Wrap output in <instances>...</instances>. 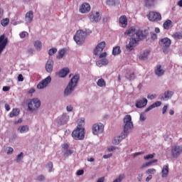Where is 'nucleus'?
<instances>
[{"instance_id": "nucleus-1", "label": "nucleus", "mask_w": 182, "mask_h": 182, "mask_svg": "<svg viewBox=\"0 0 182 182\" xmlns=\"http://www.w3.org/2000/svg\"><path fill=\"white\" fill-rule=\"evenodd\" d=\"M124 34L127 35V36H131L129 43L126 45L127 50H133V49L139 45V42L144 39V34H143V31L136 30L134 27H131L127 30Z\"/></svg>"}, {"instance_id": "nucleus-2", "label": "nucleus", "mask_w": 182, "mask_h": 182, "mask_svg": "<svg viewBox=\"0 0 182 182\" xmlns=\"http://www.w3.org/2000/svg\"><path fill=\"white\" fill-rule=\"evenodd\" d=\"M80 79V76L79 75H75L71 78L64 92L65 96H69V95L73 93Z\"/></svg>"}, {"instance_id": "nucleus-3", "label": "nucleus", "mask_w": 182, "mask_h": 182, "mask_svg": "<svg viewBox=\"0 0 182 182\" xmlns=\"http://www.w3.org/2000/svg\"><path fill=\"white\" fill-rule=\"evenodd\" d=\"M132 130H133V122H132V116L126 115L124 117V131L122 133L127 136V134H129Z\"/></svg>"}, {"instance_id": "nucleus-4", "label": "nucleus", "mask_w": 182, "mask_h": 182, "mask_svg": "<svg viewBox=\"0 0 182 182\" xmlns=\"http://www.w3.org/2000/svg\"><path fill=\"white\" fill-rule=\"evenodd\" d=\"M86 36H87V33H85L82 30H79L77 31L76 35L74 36V41L77 45H82V43L85 42Z\"/></svg>"}, {"instance_id": "nucleus-5", "label": "nucleus", "mask_w": 182, "mask_h": 182, "mask_svg": "<svg viewBox=\"0 0 182 182\" xmlns=\"http://www.w3.org/2000/svg\"><path fill=\"white\" fill-rule=\"evenodd\" d=\"M29 112H35L38 110V107H41V100L38 98H33L30 100L28 105Z\"/></svg>"}, {"instance_id": "nucleus-6", "label": "nucleus", "mask_w": 182, "mask_h": 182, "mask_svg": "<svg viewBox=\"0 0 182 182\" xmlns=\"http://www.w3.org/2000/svg\"><path fill=\"white\" fill-rule=\"evenodd\" d=\"M75 140H83L85 139V129L76 128L72 133Z\"/></svg>"}, {"instance_id": "nucleus-7", "label": "nucleus", "mask_w": 182, "mask_h": 182, "mask_svg": "<svg viewBox=\"0 0 182 182\" xmlns=\"http://www.w3.org/2000/svg\"><path fill=\"white\" fill-rule=\"evenodd\" d=\"M159 43L160 46H161L162 48H164L163 49L164 53H168V48H170V45H171V40H170V38L167 37L164 38L159 41Z\"/></svg>"}, {"instance_id": "nucleus-8", "label": "nucleus", "mask_w": 182, "mask_h": 182, "mask_svg": "<svg viewBox=\"0 0 182 182\" xmlns=\"http://www.w3.org/2000/svg\"><path fill=\"white\" fill-rule=\"evenodd\" d=\"M88 18L92 23H97V22H100L102 16H100V13L98 11H91L89 14Z\"/></svg>"}, {"instance_id": "nucleus-9", "label": "nucleus", "mask_w": 182, "mask_h": 182, "mask_svg": "<svg viewBox=\"0 0 182 182\" xmlns=\"http://www.w3.org/2000/svg\"><path fill=\"white\" fill-rule=\"evenodd\" d=\"M182 153V146L178 145H175L171 147V155L173 159H178Z\"/></svg>"}, {"instance_id": "nucleus-10", "label": "nucleus", "mask_w": 182, "mask_h": 182, "mask_svg": "<svg viewBox=\"0 0 182 182\" xmlns=\"http://www.w3.org/2000/svg\"><path fill=\"white\" fill-rule=\"evenodd\" d=\"M147 18L151 22H159L161 21V14L156 11H150L147 15Z\"/></svg>"}, {"instance_id": "nucleus-11", "label": "nucleus", "mask_w": 182, "mask_h": 182, "mask_svg": "<svg viewBox=\"0 0 182 182\" xmlns=\"http://www.w3.org/2000/svg\"><path fill=\"white\" fill-rule=\"evenodd\" d=\"M105 130V127L103 126V124L99 123V124H95L92 126V133L93 134L97 135L103 133V131Z\"/></svg>"}, {"instance_id": "nucleus-12", "label": "nucleus", "mask_w": 182, "mask_h": 182, "mask_svg": "<svg viewBox=\"0 0 182 182\" xmlns=\"http://www.w3.org/2000/svg\"><path fill=\"white\" fill-rule=\"evenodd\" d=\"M173 95H174V92L173 91L166 90L164 92V93L160 95L159 98L160 99V100L167 102V100H170V99L173 97Z\"/></svg>"}, {"instance_id": "nucleus-13", "label": "nucleus", "mask_w": 182, "mask_h": 182, "mask_svg": "<svg viewBox=\"0 0 182 182\" xmlns=\"http://www.w3.org/2000/svg\"><path fill=\"white\" fill-rule=\"evenodd\" d=\"M50 82H52V77H50V76H48L38 84L37 88L43 89L44 87H46L48 83H50Z\"/></svg>"}, {"instance_id": "nucleus-14", "label": "nucleus", "mask_w": 182, "mask_h": 182, "mask_svg": "<svg viewBox=\"0 0 182 182\" xmlns=\"http://www.w3.org/2000/svg\"><path fill=\"white\" fill-rule=\"evenodd\" d=\"M57 120L58 126H62V124H66V123L69 122V115H68V114H63V115Z\"/></svg>"}, {"instance_id": "nucleus-15", "label": "nucleus", "mask_w": 182, "mask_h": 182, "mask_svg": "<svg viewBox=\"0 0 182 182\" xmlns=\"http://www.w3.org/2000/svg\"><path fill=\"white\" fill-rule=\"evenodd\" d=\"M105 46H106V43L105 41H102L98 43L95 49L94 50V55H96L99 54V52H102Z\"/></svg>"}, {"instance_id": "nucleus-16", "label": "nucleus", "mask_w": 182, "mask_h": 182, "mask_svg": "<svg viewBox=\"0 0 182 182\" xmlns=\"http://www.w3.org/2000/svg\"><path fill=\"white\" fill-rule=\"evenodd\" d=\"M135 106L137 109H141L142 107L147 106V99L142 98L141 100H138L136 102Z\"/></svg>"}, {"instance_id": "nucleus-17", "label": "nucleus", "mask_w": 182, "mask_h": 182, "mask_svg": "<svg viewBox=\"0 0 182 182\" xmlns=\"http://www.w3.org/2000/svg\"><path fill=\"white\" fill-rule=\"evenodd\" d=\"M80 12H81V14H87V12H90V4L88 3H83L80 7Z\"/></svg>"}, {"instance_id": "nucleus-18", "label": "nucleus", "mask_w": 182, "mask_h": 182, "mask_svg": "<svg viewBox=\"0 0 182 182\" xmlns=\"http://www.w3.org/2000/svg\"><path fill=\"white\" fill-rule=\"evenodd\" d=\"M127 136V135L122 132V133H121V134L119 136H115L113 139L112 144H119L120 141H122V140H123V139H126Z\"/></svg>"}, {"instance_id": "nucleus-19", "label": "nucleus", "mask_w": 182, "mask_h": 182, "mask_svg": "<svg viewBox=\"0 0 182 182\" xmlns=\"http://www.w3.org/2000/svg\"><path fill=\"white\" fill-rule=\"evenodd\" d=\"M46 70L48 73H52L53 71V60H48L46 64Z\"/></svg>"}, {"instance_id": "nucleus-20", "label": "nucleus", "mask_w": 182, "mask_h": 182, "mask_svg": "<svg viewBox=\"0 0 182 182\" xmlns=\"http://www.w3.org/2000/svg\"><path fill=\"white\" fill-rule=\"evenodd\" d=\"M149 55H150L149 50H145L144 51H141L139 55V60H146L147 58H149Z\"/></svg>"}, {"instance_id": "nucleus-21", "label": "nucleus", "mask_w": 182, "mask_h": 182, "mask_svg": "<svg viewBox=\"0 0 182 182\" xmlns=\"http://www.w3.org/2000/svg\"><path fill=\"white\" fill-rule=\"evenodd\" d=\"M25 21L27 23H31L33 21V11H30L26 14Z\"/></svg>"}, {"instance_id": "nucleus-22", "label": "nucleus", "mask_w": 182, "mask_h": 182, "mask_svg": "<svg viewBox=\"0 0 182 182\" xmlns=\"http://www.w3.org/2000/svg\"><path fill=\"white\" fill-rule=\"evenodd\" d=\"M119 22L122 25V28H126L127 26V17L126 16H122L119 17Z\"/></svg>"}, {"instance_id": "nucleus-23", "label": "nucleus", "mask_w": 182, "mask_h": 182, "mask_svg": "<svg viewBox=\"0 0 182 182\" xmlns=\"http://www.w3.org/2000/svg\"><path fill=\"white\" fill-rule=\"evenodd\" d=\"M155 74L156 76H163L164 75V70L161 68V65H157L155 69Z\"/></svg>"}, {"instance_id": "nucleus-24", "label": "nucleus", "mask_w": 182, "mask_h": 182, "mask_svg": "<svg viewBox=\"0 0 182 182\" xmlns=\"http://www.w3.org/2000/svg\"><path fill=\"white\" fill-rule=\"evenodd\" d=\"M109 63V60L106 58H102L101 60L96 62L97 66H99V68H102V65H106Z\"/></svg>"}, {"instance_id": "nucleus-25", "label": "nucleus", "mask_w": 182, "mask_h": 182, "mask_svg": "<svg viewBox=\"0 0 182 182\" xmlns=\"http://www.w3.org/2000/svg\"><path fill=\"white\" fill-rule=\"evenodd\" d=\"M164 29L168 30L171 29L173 28V22L171 20H166L163 25Z\"/></svg>"}, {"instance_id": "nucleus-26", "label": "nucleus", "mask_w": 182, "mask_h": 182, "mask_svg": "<svg viewBox=\"0 0 182 182\" xmlns=\"http://www.w3.org/2000/svg\"><path fill=\"white\" fill-rule=\"evenodd\" d=\"M68 73H69V68H65L59 72L58 76L59 77H65V76L68 75Z\"/></svg>"}, {"instance_id": "nucleus-27", "label": "nucleus", "mask_w": 182, "mask_h": 182, "mask_svg": "<svg viewBox=\"0 0 182 182\" xmlns=\"http://www.w3.org/2000/svg\"><path fill=\"white\" fill-rule=\"evenodd\" d=\"M18 131L21 133H28L29 132V127L28 125H23L18 129Z\"/></svg>"}, {"instance_id": "nucleus-28", "label": "nucleus", "mask_w": 182, "mask_h": 182, "mask_svg": "<svg viewBox=\"0 0 182 182\" xmlns=\"http://www.w3.org/2000/svg\"><path fill=\"white\" fill-rule=\"evenodd\" d=\"M168 176V165H165L162 169V177L166 178Z\"/></svg>"}, {"instance_id": "nucleus-29", "label": "nucleus", "mask_w": 182, "mask_h": 182, "mask_svg": "<svg viewBox=\"0 0 182 182\" xmlns=\"http://www.w3.org/2000/svg\"><path fill=\"white\" fill-rule=\"evenodd\" d=\"M154 163H157V159L155 160H152L149 162H146L145 164H144L141 166V168H145V167H150V166H152L154 164Z\"/></svg>"}, {"instance_id": "nucleus-30", "label": "nucleus", "mask_w": 182, "mask_h": 182, "mask_svg": "<svg viewBox=\"0 0 182 182\" xmlns=\"http://www.w3.org/2000/svg\"><path fill=\"white\" fill-rule=\"evenodd\" d=\"M120 53H122V50H120V46H116L115 48H113L112 55H114V56L120 55Z\"/></svg>"}, {"instance_id": "nucleus-31", "label": "nucleus", "mask_w": 182, "mask_h": 182, "mask_svg": "<svg viewBox=\"0 0 182 182\" xmlns=\"http://www.w3.org/2000/svg\"><path fill=\"white\" fill-rule=\"evenodd\" d=\"M78 124L77 126V129H85V119L82 118L81 119H78Z\"/></svg>"}, {"instance_id": "nucleus-32", "label": "nucleus", "mask_w": 182, "mask_h": 182, "mask_svg": "<svg viewBox=\"0 0 182 182\" xmlns=\"http://www.w3.org/2000/svg\"><path fill=\"white\" fill-rule=\"evenodd\" d=\"M97 86L100 87H106V81L103 80V78H100L97 82Z\"/></svg>"}, {"instance_id": "nucleus-33", "label": "nucleus", "mask_w": 182, "mask_h": 182, "mask_svg": "<svg viewBox=\"0 0 182 182\" xmlns=\"http://www.w3.org/2000/svg\"><path fill=\"white\" fill-rule=\"evenodd\" d=\"M19 115V109H13L12 112L10 113V117H15Z\"/></svg>"}, {"instance_id": "nucleus-34", "label": "nucleus", "mask_w": 182, "mask_h": 182, "mask_svg": "<svg viewBox=\"0 0 182 182\" xmlns=\"http://www.w3.org/2000/svg\"><path fill=\"white\" fill-rule=\"evenodd\" d=\"M172 36L176 41H178V39H182V31L176 32L173 34Z\"/></svg>"}, {"instance_id": "nucleus-35", "label": "nucleus", "mask_w": 182, "mask_h": 182, "mask_svg": "<svg viewBox=\"0 0 182 182\" xmlns=\"http://www.w3.org/2000/svg\"><path fill=\"white\" fill-rule=\"evenodd\" d=\"M34 48H36L37 50H41V49H42V42H41V41H35Z\"/></svg>"}, {"instance_id": "nucleus-36", "label": "nucleus", "mask_w": 182, "mask_h": 182, "mask_svg": "<svg viewBox=\"0 0 182 182\" xmlns=\"http://www.w3.org/2000/svg\"><path fill=\"white\" fill-rule=\"evenodd\" d=\"M66 53V51L65 49L60 50L58 51V55H57V59H62L63 56H65V54Z\"/></svg>"}, {"instance_id": "nucleus-37", "label": "nucleus", "mask_w": 182, "mask_h": 182, "mask_svg": "<svg viewBox=\"0 0 182 182\" xmlns=\"http://www.w3.org/2000/svg\"><path fill=\"white\" fill-rule=\"evenodd\" d=\"M125 77H127L128 80H134V79H136V75H134V73H127Z\"/></svg>"}, {"instance_id": "nucleus-38", "label": "nucleus", "mask_w": 182, "mask_h": 182, "mask_svg": "<svg viewBox=\"0 0 182 182\" xmlns=\"http://www.w3.org/2000/svg\"><path fill=\"white\" fill-rule=\"evenodd\" d=\"M124 177H126L124 173L120 174L113 182H122L124 180Z\"/></svg>"}, {"instance_id": "nucleus-39", "label": "nucleus", "mask_w": 182, "mask_h": 182, "mask_svg": "<svg viewBox=\"0 0 182 182\" xmlns=\"http://www.w3.org/2000/svg\"><path fill=\"white\" fill-rule=\"evenodd\" d=\"M1 23L2 26H8L9 25V18H4L1 21Z\"/></svg>"}, {"instance_id": "nucleus-40", "label": "nucleus", "mask_w": 182, "mask_h": 182, "mask_svg": "<svg viewBox=\"0 0 182 182\" xmlns=\"http://www.w3.org/2000/svg\"><path fill=\"white\" fill-rule=\"evenodd\" d=\"M156 0H145V5L146 6H153Z\"/></svg>"}, {"instance_id": "nucleus-41", "label": "nucleus", "mask_w": 182, "mask_h": 182, "mask_svg": "<svg viewBox=\"0 0 182 182\" xmlns=\"http://www.w3.org/2000/svg\"><path fill=\"white\" fill-rule=\"evenodd\" d=\"M107 5H108V6H116V0H107Z\"/></svg>"}, {"instance_id": "nucleus-42", "label": "nucleus", "mask_w": 182, "mask_h": 182, "mask_svg": "<svg viewBox=\"0 0 182 182\" xmlns=\"http://www.w3.org/2000/svg\"><path fill=\"white\" fill-rule=\"evenodd\" d=\"M22 159H23V152H21L16 156V163H19V161H21Z\"/></svg>"}, {"instance_id": "nucleus-43", "label": "nucleus", "mask_w": 182, "mask_h": 182, "mask_svg": "<svg viewBox=\"0 0 182 182\" xmlns=\"http://www.w3.org/2000/svg\"><path fill=\"white\" fill-rule=\"evenodd\" d=\"M73 154V151L72 149H68L64 153V157H69Z\"/></svg>"}, {"instance_id": "nucleus-44", "label": "nucleus", "mask_w": 182, "mask_h": 182, "mask_svg": "<svg viewBox=\"0 0 182 182\" xmlns=\"http://www.w3.org/2000/svg\"><path fill=\"white\" fill-rule=\"evenodd\" d=\"M46 180V178L43 175H38L36 178L37 181H45Z\"/></svg>"}, {"instance_id": "nucleus-45", "label": "nucleus", "mask_w": 182, "mask_h": 182, "mask_svg": "<svg viewBox=\"0 0 182 182\" xmlns=\"http://www.w3.org/2000/svg\"><path fill=\"white\" fill-rule=\"evenodd\" d=\"M57 52H58V49L51 48L48 51V55H50V56H53V55H55V53H56Z\"/></svg>"}, {"instance_id": "nucleus-46", "label": "nucleus", "mask_w": 182, "mask_h": 182, "mask_svg": "<svg viewBox=\"0 0 182 182\" xmlns=\"http://www.w3.org/2000/svg\"><path fill=\"white\" fill-rule=\"evenodd\" d=\"M146 174H156V169L155 168H149L146 171Z\"/></svg>"}, {"instance_id": "nucleus-47", "label": "nucleus", "mask_w": 182, "mask_h": 182, "mask_svg": "<svg viewBox=\"0 0 182 182\" xmlns=\"http://www.w3.org/2000/svg\"><path fill=\"white\" fill-rule=\"evenodd\" d=\"M6 153L9 156L14 153V148L9 146L6 148Z\"/></svg>"}, {"instance_id": "nucleus-48", "label": "nucleus", "mask_w": 182, "mask_h": 182, "mask_svg": "<svg viewBox=\"0 0 182 182\" xmlns=\"http://www.w3.org/2000/svg\"><path fill=\"white\" fill-rule=\"evenodd\" d=\"M154 154H149L144 156V160H150V159H154Z\"/></svg>"}, {"instance_id": "nucleus-49", "label": "nucleus", "mask_w": 182, "mask_h": 182, "mask_svg": "<svg viewBox=\"0 0 182 182\" xmlns=\"http://www.w3.org/2000/svg\"><path fill=\"white\" fill-rule=\"evenodd\" d=\"M139 120L141 122H144V120H146V114L144 112L141 113Z\"/></svg>"}, {"instance_id": "nucleus-50", "label": "nucleus", "mask_w": 182, "mask_h": 182, "mask_svg": "<svg viewBox=\"0 0 182 182\" xmlns=\"http://www.w3.org/2000/svg\"><path fill=\"white\" fill-rule=\"evenodd\" d=\"M48 171L49 173H52V169L53 168V163L52 162H48Z\"/></svg>"}, {"instance_id": "nucleus-51", "label": "nucleus", "mask_w": 182, "mask_h": 182, "mask_svg": "<svg viewBox=\"0 0 182 182\" xmlns=\"http://www.w3.org/2000/svg\"><path fill=\"white\" fill-rule=\"evenodd\" d=\"M157 97V95L154 94V95H148L147 99H150V100H153L154 99H156Z\"/></svg>"}, {"instance_id": "nucleus-52", "label": "nucleus", "mask_w": 182, "mask_h": 182, "mask_svg": "<svg viewBox=\"0 0 182 182\" xmlns=\"http://www.w3.org/2000/svg\"><path fill=\"white\" fill-rule=\"evenodd\" d=\"M152 106L154 107H159V106H161V102L158 101L152 104Z\"/></svg>"}, {"instance_id": "nucleus-53", "label": "nucleus", "mask_w": 182, "mask_h": 182, "mask_svg": "<svg viewBox=\"0 0 182 182\" xmlns=\"http://www.w3.org/2000/svg\"><path fill=\"white\" fill-rule=\"evenodd\" d=\"M26 35H28V32L23 31L22 33H20V38H26Z\"/></svg>"}, {"instance_id": "nucleus-54", "label": "nucleus", "mask_w": 182, "mask_h": 182, "mask_svg": "<svg viewBox=\"0 0 182 182\" xmlns=\"http://www.w3.org/2000/svg\"><path fill=\"white\" fill-rule=\"evenodd\" d=\"M143 176H144L143 173H139V174H138L137 180H138L139 182L143 181Z\"/></svg>"}, {"instance_id": "nucleus-55", "label": "nucleus", "mask_w": 182, "mask_h": 182, "mask_svg": "<svg viewBox=\"0 0 182 182\" xmlns=\"http://www.w3.org/2000/svg\"><path fill=\"white\" fill-rule=\"evenodd\" d=\"M167 109H168V105H165L162 109V114H166V112H167Z\"/></svg>"}, {"instance_id": "nucleus-56", "label": "nucleus", "mask_w": 182, "mask_h": 182, "mask_svg": "<svg viewBox=\"0 0 182 182\" xmlns=\"http://www.w3.org/2000/svg\"><path fill=\"white\" fill-rule=\"evenodd\" d=\"M85 171L83 170H78L76 173L77 176H83Z\"/></svg>"}, {"instance_id": "nucleus-57", "label": "nucleus", "mask_w": 182, "mask_h": 182, "mask_svg": "<svg viewBox=\"0 0 182 182\" xmlns=\"http://www.w3.org/2000/svg\"><path fill=\"white\" fill-rule=\"evenodd\" d=\"M107 56V53L105 52L100 55V59L105 58Z\"/></svg>"}, {"instance_id": "nucleus-58", "label": "nucleus", "mask_w": 182, "mask_h": 182, "mask_svg": "<svg viewBox=\"0 0 182 182\" xmlns=\"http://www.w3.org/2000/svg\"><path fill=\"white\" fill-rule=\"evenodd\" d=\"M18 82H23V75L22 74H19L18 76Z\"/></svg>"}, {"instance_id": "nucleus-59", "label": "nucleus", "mask_w": 182, "mask_h": 182, "mask_svg": "<svg viewBox=\"0 0 182 182\" xmlns=\"http://www.w3.org/2000/svg\"><path fill=\"white\" fill-rule=\"evenodd\" d=\"M152 109H154V107L153 106V105H151V106H149L148 108L145 109V113H147V112H150V110H151Z\"/></svg>"}, {"instance_id": "nucleus-60", "label": "nucleus", "mask_w": 182, "mask_h": 182, "mask_svg": "<svg viewBox=\"0 0 182 182\" xmlns=\"http://www.w3.org/2000/svg\"><path fill=\"white\" fill-rule=\"evenodd\" d=\"M11 90V87L4 86L3 87V92H9Z\"/></svg>"}, {"instance_id": "nucleus-61", "label": "nucleus", "mask_w": 182, "mask_h": 182, "mask_svg": "<svg viewBox=\"0 0 182 182\" xmlns=\"http://www.w3.org/2000/svg\"><path fill=\"white\" fill-rule=\"evenodd\" d=\"M62 148L64 149V150H68L69 149V145L68 144H64L62 145Z\"/></svg>"}, {"instance_id": "nucleus-62", "label": "nucleus", "mask_w": 182, "mask_h": 182, "mask_svg": "<svg viewBox=\"0 0 182 182\" xmlns=\"http://www.w3.org/2000/svg\"><path fill=\"white\" fill-rule=\"evenodd\" d=\"M73 110V107L72 105L67 106V112H72Z\"/></svg>"}, {"instance_id": "nucleus-63", "label": "nucleus", "mask_w": 182, "mask_h": 182, "mask_svg": "<svg viewBox=\"0 0 182 182\" xmlns=\"http://www.w3.org/2000/svg\"><path fill=\"white\" fill-rule=\"evenodd\" d=\"M112 154H109L107 155H104L103 159H110V157H112Z\"/></svg>"}, {"instance_id": "nucleus-64", "label": "nucleus", "mask_w": 182, "mask_h": 182, "mask_svg": "<svg viewBox=\"0 0 182 182\" xmlns=\"http://www.w3.org/2000/svg\"><path fill=\"white\" fill-rule=\"evenodd\" d=\"M97 182H105V177L100 178Z\"/></svg>"}]
</instances>
